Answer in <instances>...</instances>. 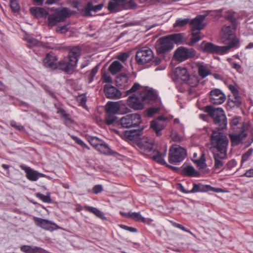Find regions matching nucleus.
Listing matches in <instances>:
<instances>
[{
	"label": "nucleus",
	"instance_id": "obj_1",
	"mask_svg": "<svg viewBox=\"0 0 253 253\" xmlns=\"http://www.w3.org/2000/svg\"><path fill=\"white\" fill-rule=\"evenodd\" d=\"M81 54V48L79 46L72 47L68 54V61L61 60L57 64L56 61L57 59L53 53L47 54L46 57L43 59V63L45 67L54 69L59 68L65 73L71 74L74 71Z\"/></svg>",
	"mask_w": 253,
	"mask_h": 253
},
{
	"label": "nucleus",
	"instance_id": "obj_2",
	"mask_svg": "<svg viewBox=\"0 0 253 253\" xmlns=\"http://www.w3.org/2000/svg\"><path fill=\"white\" fill-rule=\"evenodd\" d=\"M154 146L153 141L147 139L141 141L138 143V147L141 153L148 156L153 160L161 164H165L164 158L166 156L167 149H165L164 152L161 153L154 149Z\"/></svg>",
	"mask_w": 253,
	"mask_h": 253
},
{
	"label": "nucleus",
	"instance_id": "obj_3",
	"mask_svg": "<svg viewBox=\"0 0 253 253\" xmlns=\"http://www.w3.org/2000/svg\"><path fill=\"white\" fill-rule=\"evenodd\" d=\"M204 111L211 117L219 130L225 129L227 126V119L224 111L221 108H214L209 105L204 107Z\"/></svg>",
	"mask_w": 253,
	"mask_h": 253
},
{
	"label": "nucleus",
	"instance_id": "obj_4",
	"mask_svg": "<svg viewBox=\"0 0 253 253\" xmlns=\"http://www.w3.org/2000/svg\"><path fill=\"white\" fill-rule=\"evenodd\" d=\"M212 152L227 153L228 140L222 132L213 131L211 136Z\"/></svg>",
	"mask_w": 253,
	"mask_h": 253
},
{
	"label": "nucleus",
	"instance_id": "obj_5",
	"mask_svg": "<svg viewBox=\"0 0 253 253\" xmlns=\"http://www.w3.org/2000/svg\"><path fill=\"white\" fill-rule=\"evenodd\" d=\"M206 15H198L190 22V25L192 31V37L190 45L198 42L201 40L200 35L201 31L204 28L205 24L203 23L206 18Z\"/></svg>",
	"mask_w": 253,
	"mask_h": 253
},
{
	"label": "nucleus",
	"instance_id": "obj_6",
	"mask_svg": "<svg viewBox=\"0 0 253 253\" xmlns=\"http://www.w3.org/2000/svg\"><path fill=\"white\" fill-rule=\"evenodd\" d=\"M238 43V41L237 39L232 40L228 45L225 46H218L211 42H202L203 51L205 52L222 55L227 52L230 48L235 47Z\"/></svg>",
	"mask_w": 253,
	"mask_h": 253
},
{
	"label": "nucleus",
	"instance_id": "obj_7",
	"mask_svg": "<svg viewBox=\"0 0 253 253\" xmlns=\"http://www.w3.org/2000/svg\"><path fill=\"white\" fill-rule=\"evenodd\" d=\"M186 154L185 149L177 145H172L169 150V161L170 163L176 164L183 161Z\"/></svg>",
	"mask_w": 253,
	"mask_h": 253
},
{
	"label": "nucleus",
	"instance_id": "obj_8",
	"mask_svg": "<svg viewBox=\"0 0 253 253\" xmlns=\"http://www.w3.org/2000/svg\"><path fill=\"white\" fill-rule=\"evenodd\" d=\"M153 58V52L148 47H142L138 49L136 53L135 59L138 65H145L152 61Z\"/></svg>",
	"mask_w": 253,
	"mask_h": 253
},
{
	"label": "nucleus",
	"instance_id": "obj_9",
	"mask_svg": "<svg viewBox=\"0 0 253 253\" xmlns=\"http://www.w3.org/2000/svg\"><path fill=\"white\" fill-rule=\"evenodd\" d=\"M71 15V11L67 8H64L55 14L48 15L47 18L48 25L51 27L54 26L58 23L64 21Z\"/></svg>",
	"mask_w": 253,
	"mask_h": 253
},
{
	"label": "nucleus",
	"instance_id": "obj_10",
	"mask_svg": "<svg viewBox=\"0 0 253 253\" xmlns=\"http://www.w3.org/2000/svg\"><path fill=\"white\" fill-rule=\"evenodd\" d=\"M120 124L123 127L130 128L138 126L141 123V116L135 113L126 115L120 119Z\"/></svg>",
	"mask_w": 253,
	"mask_h": 253
},
{
	"label": "nucleus",
	"instance_id": "obj_11",
	"mask_svg": "<svg viewBox=\"0 0 253 253\" xmlns=\"http://www.w3.org/2000/svg\"><path fill=\"white\" fill-rule=\"evenodd\" d=\"M158 44L156 46V49L158 54H163L169 52L173 47V43L168 36L164 37L158 40Z\"/></svg>",
	"mask_w": 253,
	"mask_h": 253
},
{
	"label": "nucleus",
	"instance_id": "obj_12",
	"mask_svg": "<svg viewBox=\"0 0 253 253\" xmlns=\"http://www.w3.org/2000/svg\"><path fill=\"white\" fill-rule=\"evenodd\" d=\"M212 154L214 162V170H224L225 169L224 160L227 159V153L212 152Z\"/></svg>",
	"mask_w": 253,
	"mask_h": 253
},
{
	"label": "nucleus",
	"instance_id": "obj_13",
	"mask_svg": "<svg viewBox=\"0 0 253 253\" xmlns=\"http://www.w3.org/2000/svg\"><path fill=\"white\" fill-rule=\"evenodd\" d=\"M194 51L192 49H189L184 47H180L174 53L175 58L182 62L194 56Z\"/></svg>",
	"mask_w": 253,
	"mask_h": 253
},
{
	"label": "nucleus",
	"instance_id": "obj_14",
	"mask_svg": "<svg viewBox=\"0 0 253 253\" xmlns=\"http://www.w3.org/2000/svg\"><path fill=\"white\" fill-rule=\"evenodd\" d=\"M140 95L145 104L152 103L158 97L157 92L153 89L148 87L143 89L140 91Z\"/></svg>",
	"mask_w": 253,
	"mask_h": 253
},
{
	"label": "nucleus",
	"instance_id": "obj_15",
	"mask_svg": "<svg viewBox=\"0 0 253 253\" xmlns=\"http://www.w3.org/2000/svg\"><path fill=\"white\" fill-rule=\"evenodd\" d=\"M34 221L37 226L46 230L52 231L59 228V227L55 223L47 219L34 217Z\"/></svg>",
	"mask_w": 253,
	"mask_h": 253
},
{
	"label": "nucleus",
	"instance_id": "obj_16",
	"mask_svg": "<svg viewBox=\"0 0 253 253\" xmlns=\"http://www.w3.org/2000/svg\"><path fill=\"white\" fill-rule=\"evenodd\" d=\"M210 99L211 103L219 105L225 101L226 96L221 90L216 88L210 91Z\"/></svg>",
	"mask_w": 253,
	"mask_h": 253
},
{
	"label": "nucleus",
	"instance_id": "obj_17",
	"mask_svg": "<svg viewBox=\"0 0 253 253\" xmlns=\"http://www.w3.org/2000/svg\"><path fill=\"white\" fill-rule=\"evenodd\" d=\"M144 104L140 94L139 95L133 94L130 96L127 99L128 105L135 110L142 109Z\"/></svg>",
	"mask_w": 253,
	"mask_h": 253
},
{
	"label": "nucleus",
	"instance_id": "obj_18",
	"mask_svg": "<svg viewBox=\"0 0 253 253\" xmlns=\"http://www.w3.org/2000/svg\"><path fill=\"white\" fill-rule=\"evenodd\" d=\"M175 75L177 79H180L184 82H185L190 85L191 86H194L197 85V82L193 85L191 84L190 75L186 68L178 67L175 69Z\"/></svg>",
	"mask_w": 253,
	"mask_h": 253
},
{
	"label": "nucleus",
	"instance_id": "obj_19",
	"mask_svg": "<svg viewBox=\"0 0 253 253\" xmlns=\"http://www.w3.org/2000/svg\"><path fill=\"white\" fill-rule=\"evenodd\" d=\"M236 26L234 27L233 25L232 27L230 26H224L222 29V40L223 43H227L228 42V45L229 43L234 39H237L238 41L239 40L237 38L234 37L233 35V31L236 29Z\"/></svg>",
	"mask_w": 253,
	"mask_h": 253
},
{
	"label": "nucleus",
	"instance_id": "obj_20",
	"mask_svg": "<svg viewBox=\"0 0 253 253\" xmlns=\"http://www.w3.org/2000/svg\"><path fill=\"white\" fill-rule=\"evenodd\" d=\"M104 91L106 96L108 98L117 99L120 98L122 96L121 91L117 88L112 85H105Z\"/></svg>",
	"mask_w": 253,
	"mask_h": 253
},
{
	"label": "nucleus",
	"instance_id": "obj_21",
	"mask_svg": "<svg viewBox=\"0 0 253 253\" xmlns=\"http://www.w3.org/2000/svg\"><path fill=\"white\" fill-rule=\"evenodd\" d=\"M247 136V134L245 130H242L239 133L234 132L229 135L233 146H236L243 143Z\"/></svg>",
	"mask_w": 253,
	"mask_h": 253
},
{
	"label": "nucleus",
	"instance_id": "obj_22",
	"mask_svg": "<svg viewBox=\"0 0 253 253\" xmlns=\"http://www.w3.org/2000/svg\"><path fill=\"white\" fill-rule=\"evenodd\" d=\"M20 168L25 171L26 174V177L29 180L34 181H37L39 178L43 176V174L34 170L30 167L22 165L20 166Z\"/></svg>",
	"mask_w": 253,
	"mask_h": 253
},
{
	"label": "nucleus",
	"instance_id": "obj_23",
	"mask_svg": "<svg viewBox=\"0 0 253 253\" xmlns=\"http://www.w3.org/2000/svg\"><path fill=\"white\" fill-rule=\"evenodd\" d=\"M103 5V3H100L96 5H93L92 1H89L85 7L84 15L86 17L90 16L92 15L90 13L91 11L94 12L98 11L102 9Z\"/></svg>",
	"mask_w": 253,
	"mask_h": 253
},
{
	"label": "nucleus",
	"instance_id": "obj_24",
	"mask_svg": "<svg viewBox=\"0 0 253 253\" xmlns=\"http://www.w3.org/2000/svg\"><path fill=\"white\" fill-rule=\"evenodd\" d=\"M20 251L25 253H48L46 250L40 247L29 245L22 246Z\"/></svg>",
	"mask_w": 253,
	"mask_h": 253
},
{
	"label": "nucleus",
	"instance_id": "obj_25",
	"mask_svg": "<svg viewBox=\"0 0 253 253\" xmlns=\"http://www.w3.org/2000/svg\"><path fill=\"white\" fill-rule=\"evenodd\" d=\"M116 85L121 87L125 88L129 85L128 77L125 74H121L118 75L116 78Z\"/></svg>",
	"mask_w": 253,
	"mask_h": 253
},
{
	"label": "nucleus",
	"instance_id": "obj_26",
	"mask_svg": "<svg viewBox=\"0 0 253 253\" xmlns=\"http://www.w3.org/2000/svg\"><path fill=\"white\" fill-rule=\"evenodd\" d=\"M121 106L119 102H110L106 105V110L109 114H116L120 112Z\"/></svg>",
	"mask_w": 253,
	"mask_h": 253
},
{
	"label": "nucleus",
	"instance_id": "obj_27",
	"mask_svg": "<svg viewBox=\"0 0 253 253\" xmlns=\"http://www.w3.org/2000/svg\"><path fill=\"white\" fill-rule=\"evenodd\" d=\"M30 11L32 15L37 18H45L48 15L46 10L42 7H32L30 9Z\"/></svg>",
	"mask_w": 253,
	"mask_h": 253
},
{
	"label": "nucleus",
	"instance_id": "obj_28",
	"mask_svg": "<svg viewBox=\"0 0 253 253\" xmlns=\"http://www.w3.org/2000/svg\"><path fill=\"white\" fill-rule=\"evenodd\" d=\"M182 173L184 175L197 177L199 175V172L196 171L193 167L191 166H183Z\"/></svg>",
	"mask_w": 253,
	"mask_h": 253
},
{
	"label": "nucleus",
	"instance_id": "obj_29",
	"mask_svg": "<svg viewBox=\"0 0 253 253\" xmlns=\"http://www.w3.org/2000/svg\"><path fill=\"white\" fill-rule=\"evenodd\" d=\"M165 124L158 120H154L151 122V127L155 131L157 136L161 135V131L165 128Z\"/></svg>",
	"mask_w": 253,
	"mask_h": 253
},
{
	"label": "nucleus",
	"instance_id": "obj_30",
	"mask_svg": "<svg viewBox=\"0 0 253 253\" xmlns=\"http://www.w3.org/2000/svg\"><path fill=\"white\" fill-rule=\"evenodd\" d=\"M141 134V130L136 129L126 130L124 132L125 137L130 140H136L139 138Z\"/></svg>",
	"mask_w": 253,
	"mask_h": 253
},
{
	"label": "nucleus",
	"instance_id": "obj_31",
	"mask_svg": "<svg viewBox=\"0 0 253 253\" xmlns=\"http://www.w3.org/2000/svg\"><path fill=\"white\" fill-rule=\"evenodd\" d=\"M121 214L127 217L131 218L133 220H134L136 221H141L143 222H145V219L144 217H143L139 212H129L127 213H123L121 212Z\"/></svg>",
	"mask_w": 253,
	"mask_h": 253
},
{
	"label": "nucleus",
	"instance_id": "obj_32",
	"mask_svg": "<svg viewBox=\"0 0 253 253\" xmlns=\"http://www.w3.org/2000/svg\"><path fill=\"white\" fill-rule=\"evenodd\" d=\"M95 149L100 153L106 155H110L113 153L107 144L104 142L103 140H102V143H99L97 146L95 148Z\"/></svg>",
	"mask_w": 253,
	"mask_h": 253
},
{
	"label": "nucleus",
	"instance_id": "obj_33",
	"mask_svg": "<svg viewBox=\"0 0 253 253\" xmlns=\"http://www.w3.org/2000/svg\"><path fill=\"white\" fill-rule=\"evenodd\" d=\"M123 65L119 61H114L110 65L109 70L112 75H115L123 68Z\"/></svg>",
	"mask_w": 253,
	"mask_h": 253
},
{
	"label": "nucleus",
	"instance_id": "obj_34",
	"mask_svg": "<svg viewBox=\"0 0 253 253\" xmlns=\"http://www.w3.org/2000/svg\"><path fill=\"white\" fill-rule=\"evenodd\" d=\"M171 42L179 44L183 42L184 35L182 33L174 34L168 36Z\"/></svg>",
	"mask_w": 253,
	"mask_h": 253
},
{
	"label": "nucleus",
	"instance_id": "obj_35",
	"mask_svg": "<svg viewBox=\"0 0 253 253\" xmlns=\"http://www.w3.org/2000/svg\"><path fill=\"white\" fill-rule=\"evenodd\" d=\"M208 185H203L201 183L193 184V188L190 190L191 193L197 192H208Z\"/></svg>",
	"mask_w": 253,
	"mask_h": 253
},
{
	"label": "nucleus",
	"instance_id": "obj_36",
	"mask_svg": "<svg viewBox=\"0 0 253 253\" xmlns=\"http://www.w3.org/2000/svg\"><path fill=\"white\" fill-rule=\"evenodd\" d=\"M198 73L202 78H204L211 74L210 70L207 66L199 64L197 65Z\"/></svg>",
	"mask_w": 253,
	"mask_h": 253
},
{
	"label": "nucleus",
	"instance_id": "obj_37",
	"mask_svg": "<svg viewBox=\"0 0 253 253\" xmlns=\"http://www.w3.org/2000/svg\"><path fill=\"white\" fill-rule=\"evenodd\" d=\"M84 209L90 212L93 213L96 216L98 217L101 218V219H104L105 218L104 215L103 213L100 211L98 209L92 207H89V206H85L84 207Z\"/></svg>",
	"mask_w": 253,
	"mask_h": 253
},
{
	"label": "nucleus",
	"instance_id": "obj_38",
	"mask_svg": "<svg viewBox=\"0 0 253 253\" xmlns=\"http://www.w3.org/2000/svg\"><path fill=\"white\" fill-rule=\"evenodd\" d=\"M195 163L200 169H205L207 167V165L206 164V158L205 155L202 154L200 158L195 161Z\"/></svg>",
	"mask_w": 253,
	"mask_h": 253
},
{
	"label": "nucleus",
	"instance_id": "obj_39",
	"mask_svg": "<svg viewBox=\"0 0 253 253\" xmlns=\"http://www.w3.org/2000/svg\"><path fill=\"white\" fill-rule=\"evenodd\" d=\"M37 197L44 203H50L51 202L50 193L44 195L42 193H39L37 194Z\"/></svg>",
	"mask_w": 253,
	"mask_h": 253
},
{
	"label": "nucleus",
	"instance_id": "obj_40",
	"mask_svg": "<svg viewBox=\"0 0 253 253\" xmlns=\"http://www.w3.org/2000/svg\"><path fill=\"white\" fill-rule=\"evenodd\" d=\"M89 143L95 149L99 143H102V140L96 137L90 136L88 138Z\"/></svg>",
	"mask_w": 253,
	"mask_h": 253
},
{
	"label": "nucleus",
	"instance_id": "obj_41",
	"mask_svg": "<svg viewBox=\"0 0 253 253\" xmlns=\"http://www.w3.org/2000/svg\"><path fill=\"white\" fill-rule=\"evenodd\" d=\"M98 66L96 65L92 69L91 72L88 75V80L89 83H91L93 81L95 76L98 72Z\"/></svg>",
	"mask_w": 253,
	"mask_h": 253
},
{
	"label": "nucleus",
	"instance_id": "obj_42",
	"mask_svg": "<svg viewBox=\"0 0 253 253\" xmlns=\"http://www.w3.org/2000/svg\"><path fill=\"white\" fill-rule=\"evenodd\" d=\"M117 118L113 114H109L105 118V122L108 125H111L113 124L116 122Z\"/></svg>",
	"mask_w": 253,
	"mask_h": 253
},
{
	"label": "nucleus",
	"instance_id": "obj_43",
	"mask_svg": "<svg viewBox=\"0 0 253 253\" xmlns=\"http://www.w3.org/2000/svg\"><path fill=\"white\" fill-rule=\"evenodd\" d=\"M189 22V19H178L176 21V22L174 24L173 26L174 27H183L187 24Z\"/></svg>",
	"mask_w": 253,
	"mask_h": 253
},
{
	"label": "nucleus",
	"instance_id": "obj_44",
	"mask_svg": "<svg viewBox=\"0 0 253 253\" xmlns=\"http://www.w3.org/2000/svg\"><path fill=\"white\" fill-rule=\"evenodd\" d=\"M237 163L235 160L232 159L229 161L225 165H224V168L225 170H231L233 168L237 166Z\"/></svg>",
	"mask_w": 253,
	"mask_h": 253
},
{
	"label": "nucleus",
	"instance_id": "obj_45",
	"mask_svg": "<svg viewBox=\"0 0 253 253\" xmlns=\"http://www.w3.org/2000/svg\"><path fill=\"white\" fill-rule=\"evenodd\" d=\"M253 153V149L250 148L247 152L244 153L242 156L241 164L247 161Z\"/></svg>",
	"mask_w": 253,
	"mask_h": 253
},
{
	"label": "nucleus",
	"instance_id": "obj_46",
	"mask_svg": "<svg viewBox=\"0 0 253 253\" xmlns=\"http://www.w3.org/2000/svg\"><path fill=\"white\" fill-rule=\"evenodd\" d=\"M120 5H122V4L112 0V1H110L108 3V9L110 11L112 12Z\"/></svg>",
	"mask_w": 253,
	"mask_h": 253
},
{
	"label": "nucleus",
	"instance_id": "obj_47",
	"mask_svg": "<svg viewBox=\"0 0 253 253\" xmlns=\"http://www.w3.org/2000/svg\"><path fill=\"white\" fill-rule=\"evenodd\" d=\"M11 8L14 12H17L20 9V6L16 0H10Z\"/></svg>",
	"mask_w": 253,
	"mask_h": 253
},
{
	"label": "nucleus",
	"instance_id": "obj_48",
	"mask_svg": "<svg viewBox=\"0 0 253 253\" xmlns=\"http://www.w3.org/2000/svg\"><path fill=\"white\" fill-rule=\"evenodd\" d=\"M77 100L80 106H82L84 107L85 106L87 99L85 95L82 94L78 96L77 98Z\"/></svg>",
	"mask_w": 253,
	"mask_h": 253
},
{
	"label": "nucleus",
	"instance_id": "obj_49",
	"mask_svg": "<svg viewBox=\"0 0 253 253\" xmlns=\"http://www.w3.org/2000/svg\"><path fill=\"white\" fill-rule=\"evenodd\" d=\"M232 101L237 106H239L241 104V97L240 96L239 93L233 95V98L232 99Z\"/></svg>",
	"mask_w": 253,
	"mask_h": 253
},
{
	"label": "nucleus",
	"instance_id": "obj_50",
	"mask_svg": "<svg viewBox=\"0 0 253 253\" xmlns=\"http://www.w3.org/2000/svg\"><path fill=\"white\" fill-rule=\"evenodd\" d=\"M225 18L230 21L234 27L236 26V19L233 13H229L225 16Z\"/></svg>",
	"mask_w": 253,
	"mask_h": 253
},
{
	"label": "nucleus",
	"instance_id": "obj_51",
	"mask_svg": "<svg viewBox=\"0 0 253 253\" xmlns=\"http://www.w3.org/2000/svg\"><path fill=\"white\" fill-rule=\"evenodd\" d=\"M160 111L159 107H151L147 109V116L152 117L154 114L157 113Z\"/></svg>",
	"mask_w": 253,
	"mask_h": 253
},
{
	"label": "nucleus",
	"instance_id": "obj_52",
	"mask_svg": "<svg viewBox=\"0 0 253 253\" xmlns=\"http://www.w3.org/2000/svg\"><path fill=\"white\" fill-rule=\"evenodd\" d=\"M72 138L78 144L81 145L83 148H85L87 149H89V148L86 144H85L81 139L76 136H72Z\"/></svg>",
	"mask_w": 253,
	"mask_h": 253
},
{
	"label": "nucleus",
	"instance_id": "obj_53",
	"mask_svg": "<svg viewBox=\"0 0 253 253\" xmlns=\"http://www.w3.org/2000/svg\"><path fill=\"white\" fill-rule=\"evenodd\" d=\"M72 138L78 144L81 145L83 148H85L87 149H89V148L86 144H85L81 139L76 136H72Z\"/></svg>",
	"mask_w": 253,
	"mask_h": 253
},
{
	"label": "nucleus",
	"instance_id": "obj_54",
	"mask_svg": "<svg viewBox=\"0 0 253 253\" xmlns=\"http://www.w3.org/2000/svg\"><path fill=\"white\" fill-rule=\"evenodd\" d=\"M27 42L29 44L28 46L31 47L33 45H38L40 44L39 42L33 38H29L27 39Z\"/></svg>",
	"mask_w": 253,
	"mask_h": 253
},
{
	"label": "nucleus",
	"instance_id": "obj_55",
	"mask_svg": "<svg viewBox=\"0 0 253 253\" xmlns=\"http://www.w3.org/2000/svg\"><path fill=\"white\" fill-rule=\"evenodd\" d=\"M172 225L173 226H174L175 227H176V228H178L185 232H186L187 233H189L190 234H191V235H193L194 236V234L192 233L189 230L186 229V228H185L184 226H183L182 225L179 224V223H177L176 222H173L172 223Z\"/></svg>",
	"mask_w": 253,
	"mask_h": 253
},
{
	"label": "nucleus",
	"instance_id": "obj_56",
	"mask_svg": "<svg viewBox=\"0 0 253 253\" xmlns=\"http://www.w3.org/2000/svg\"><path fill=\"white\" fill-rule=\"evenodd\" d=\"M119 226L124 229V230H127V231H128L130 232H136L137 231V230L135 228H133V227H129V226H127L126 225H123V224H120L119 225Z\"/></svg>",
	"mask_w": 253,
	"mask_h": 253
},
{
	"label": "nucleus",
	"instance_id": "obj_57",
	"mask_svg": "<svg viewBox=\"0 0 253 253\" xmlns=\"http://www.w3.org/2000/svg\"><path fill=\"white\" fill-rule=\"evenodd\" d=\"M103 190L102 186L101 185H96L92 189V192L97 194L100 193Z\"/></svg>",
	"mask_w": 253,
	"mask_h": 253
},
{
	"label": "nucleus",
	"instance_id": "obj_58",
	"mask_svg": "<svg viewBox=\"0 0 253 253\" xmlns=\"http://www.w3.org/2000/svg\"><path fill=\"white\" fill-rule=\"evenodd\" d=\"M239 124V118H234L230 122L231 127L233 129Z\"/></svg>",
	"mask_w": 253,
	"mask_h": 253
},
{
	"label": "nucleus",
	"instance_id": "obj_59",
	"mask_svg": "<svg viewBox=\"0 0 253 253\" xmlns=\"http://www.w3.org/2000/svg\"><path fill=\"white\" fill-rule=\"evenodd\" d=\"M68 30V29L66 25H64L60 27H58L56 28V31L61 34H64L66 33Z\"/></svg>",
	"mask_w": 253,
	"mask_h": 253
},
{
	"label": "nucleus",
	"instance_id": "obj_60",
	"mask_svg": "<svg viewBox=\"0 0 253 253\" xmlns=\"http://www.w3.org/2000/svg\"><path fill=\"white\" fill-rule=\"evenodd\" d=\"M139 87H140L139 84H138L137 83H135L133 85V86L131 87V88L129 90H127V94H128L129 93H132V92H135V91H136L137 90H138L139 88Z\"/></svg>",
	"mask_w": 253,
	"mask_h": 253
},
{
	"label": "nucleus",
	"instance_id": "obj_61",
	"mask_svg": "<svg viewBox=\"0 0 253 253\" xmlns=\"http://www.w3.org/2000/svg\"><path fill=\"white\" fill-rule=\"evenodd\" d=\"M58 113H60L66 120H70L69 115L66 113V111L63 109H60Z\"/></svg>",
	"mask_w": 253,
	"mask_h": 253
},
{
	"label": "nucleus",
	"instance_id": "obj_62",
	"mask_svg": "<svg viewBox=\"0 0 253 253\" xmlns=\"http://www.w3.org/2000/svg\"><path fill=\"white\" fill-rule=\"evenodd\" d=\"M103 82L110 83L112 82V79L110 76L107 73H104L103 75Z\"/></svg>",
	"mask_w": 253,
	"mask_h": 253
},
{
	"label": "nucleus",
	"instance_id": "obj_63",
	"mask_svg": "<svg viewBox=\"0 0 253 253\" xmlns=\"http://www.w3.org/2000/svg\"><path fill=\"white\" fill-rule=\"evenodd\" d=\"M229 89L231 90L233 95L237 94L239 93V91L235 85L230 84L228 86Z\"/></svg>",
	"mask_w": 253,
	"mask_h": 253
},
{
	"label": "nucleus",
	"instance_id": "obj_64",
	"mask_svg": "<svg viewBox=\"0 0 253 253\" xmlns=\"http://www.w3.org/2000/svg\"><path fill=\"white\" fill-rule=\"evenodd\" d=\"M128 57V55L126 53H123L118 56V59L123 62H125Z\"/></svg>",
	"mask_w": 253,
	"mask_h": 253
}]
</instances>
